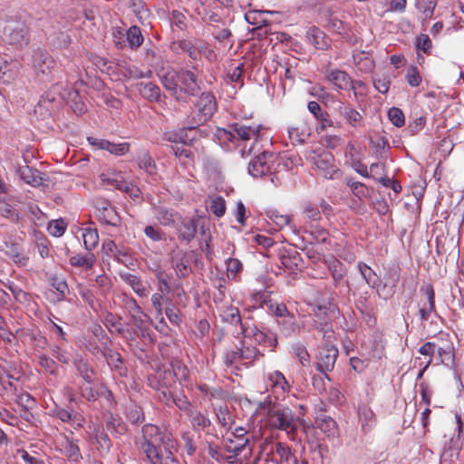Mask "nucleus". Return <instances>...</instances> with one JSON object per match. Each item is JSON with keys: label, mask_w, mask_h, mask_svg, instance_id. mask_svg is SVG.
Segmentation results:
<instances>
[{"label": "nucleus", "mask_w": 464, "mask_h": 464, "mask_svg": "<svg viewBox=\"0 0 464 464\" xmlns=\"http://www.w3.org/2000/svg\"><path fill=\"white\" fill-rule=\"evenodd\" d=\"M125 307L130 314V324L134 327H141V324H144L146 322L148 315L142 311L137 301L134 298L127 299Z\"/></svg>", "instance_id": "15"}, {"label": "nucleus", "mask_w": 464, "mask_h": 464, "mask_svg": "<svg viewBox=\"0 0 464 464\" xmlns=\"http://www.w3.org/2000/svg\"><path fill=\"white\" fill-rule=\"evenodd\" d=\"M252 303L254 308H262L267 311L272 307L271 295L267 291H258L252 295Z\"/></svg>", "instance_id": "43"}, {"label": "nucleus", "mask_w": 464, "mask_h": 464, "mask_svg": "<svg viewBox=\"0 0 464 464\" xmlns=\"http://www.w3.org/2000/svg\"><path fill=\"white\" fill-rule=\"evenodd\" d=\"M40 371L53 376H57L59 366L57 362L44 353L35 354Z\"/></svg>", "instance_id": "23"}, {"label": "nucleus", "mask_w": 464, "mask_h": 464, "mask_svg": "<svg viewBox=\"0 0 464 464\" xmlns=\"http://www.w3.org/2000/svg\"><path fill=\"white\" fill-rule=\"evenodd\" d=\"M280 259L282 265L285 268L294 270L298 268L299 262L301 261V256L296 250L293 248L283 249L280 252Z\"/></svg>", "instance_id": "32"}, {"label": "nucleus", "mask_w": 464, "mask_h": 464, "mask_svg": "<svg viewBox=\"0 0 464 464\" xmlns=\"http://www.w3.org/2000/svg\"><path fill=\"white\" fill-rule=\"evenodd\" d=\"M262 129L260 124L245 125L234 122L228 125V129L218 128L214 133L216 140L227 150L239 146V141H248L252 138L256 140Z\"/></svg>", "instance_id": "2"}, {"label": "nucleus", "mask_w": 464, "mask_h": 464, "mask_svg": "<svg viewBox=\"0 0 464 464\" xmlns=\"http://www.w3.org/2000/svg\"><path fill=\"white\" fill-rule=\"evenodd\" d=\"M155 218L160 225L164 227H172L179 219V215L173 209H168L163 207L155 208Z\"/></svg>", "instance_id": "29"}, {"label": "nucleus", "mask_w": 464, "mask_h": 464, "mask_svg": "<svg viewBox=\"0 0 464 464\" xmlns=\"http://www.w3.org/2000/svg\"><path fill=\"white\" fill-rule=\"evenodd\" d=\"M288 135L293 143L302 144L310 136V129L304 121H297L289 127Z\"/></svg>", "instance_id": "21"}, {"label": "nucleus", "mask_w": 464, "mask_h": 464, "mask_svg": "<svg viewBox=\"0 0 464 464\" xmlns=\"http://www.w3.org/2000/svg\"><path fill=\"white\" fill-rule=\"evenodd\" d=\"M240 351L241 360L253 362L264 356V353L256 347L243 346Z\"/></svg>", "instance_id": "58"}, {"label": "nucleus", "mask_w": 464, "mask_h": 464, "mask_svg": "<svg viewBox=\"0 0 464 464\" xmlns=\"http://www.w3.org/2000/svg\"><path fill=\"white\" fill-rule=\"evenodd\" d=\"M215 414L217 416V420L218 423L225 429L229 430L231 428L232 423V416L229 412V410L227 406H219L215 408Z\"/></svg>", "instance_id": "52"}, {"label": "nucleus", "mask_w": 464, "mask_h": 464, "mask_svg": "<svg viewBox=\"0 0 464 464\" xmlns=\"http://www.w3.org/2000/svg\"><path fill=\"white\" fill-rule=\"evenodd\" d=\"M388 117L392 123L396 127H402L405 123L404 113L397 107H392L388 111Z\"/></svg>", "instance_id": "64"}, {"label": "nucleus", "mask_w": 464, "mask_h": 464, "mask_svg": "<svg viewBox=\"0 0 464 464\" xmlns=\"http://www.w3.org/2000/svg\"><path fill=\"white\" fill-rule=\"evenodd\" d=\"M223 317L226 322L231 324H239L242 334H245L246 332L242 324L241 315L237 308L233 306L228 307L224 311Z\"/></svg>", "instance_id": "50"}, {"label": "nucleus", "mask_w": 464, "mask_h": 464, "mask_svg": "<svg viewBox=\"0 0 464 464\" xmlns=\"http://www.w3.org/2000/svg\"><path fill=\"white\" fill-rule=\"evenodd\" d=\"M121 278L139 296L144 297L148 295V285L142 282L137 276L132 274H125L121 276Z\"/></svg>", "instance_id": "33"}, {"label": "nucleus", "mask_w": 464, "mask_h": 464, "mask_svg": "<svg viewBox=\"0 0 464 464\" xmlns=\"http://www.w3.org/2000/svg\"><path fill=\"white\" fill-rule=\"evenodd\" d=\"M306 38L308 43L317 50H326L330 46L329 39L318 27L313 26L309 28L306 33Z\"/></svg>", "instance_id": "20"}, {"label": "nucleus", "mask_w": 464, "mask_h": 464, "mask_svg": "<svg viewBox=\"0 0 464 464\" xmlns=\"http://www.w3.org/2000/svg\"><path fill=\"white\" fill-rule=\"evenodd\" d=\"M17 173L24 182L34 187L40 186L43 183L41 172L38 169L31 168L27 165L19 167Z\"/></svg>", "instance_id": "24"}, {"label": "nucleus", "mask_w": 464, "mask_h": 464, "mask_svg": "<svg viewBox=\"0 0 464 464\" xmlns=\"http://www.w3.org/2000/svg\"><path fill=\"white\" fill-rule=\"evenodd\" d=\"M16 62H7L0 58V82L11 83L19 73V66Z\"/></svg>", "instance_id": "19"}, {"label": "nucleus", "mask_w": 464, "mask_h": 464, "mask_svg": "<svg viewBox=\"0 0 464 464\" xmlns=\"http://www.w3.org/2000/svg\"><path fill=\"white\" fill-rule=\"evenodd\" d=\"M50 353L54 360L63 364H69L71 362H72V355L70 353H68L65 349H63L59 344L50 345Z\"/></svg>", "instance_id": "51"}, {"label": "nucleus", "mask_w": 464, "mask_h": 464, "mask_svg": "<svg viewBox=\"0 0 464 464\" xmlns=\"http://www.w3.org/2000/svg\"><path fill=\"white\" fill-rule=\"evenodd\" d=\"M102 204L105 205V207L102 211L98 213L99 220L111 227L119 226L121 218L115 208L106 200H102Z\"/></svg>", "instance_id": "27"}, {"label": "nucleus", "mask_w": 464, "mask_h": 464, "mask_svg": "<svg viewBox=\"0 0 464 464\" xmlns=\"http://www.w3.org/2000/svg\"><path fill=\"white\" fill-rule=\"evenodd\" d=\"M460 448L461 441H459V439L452 438L441 454L442 459L450 462L457 459L459 458Z\"/></svg>", "instance_id": "39"}, {"label": "nucleus", "mask_w": 464, "mask_h": 464, "mask_svg": "<svg viewBox=\"0 0 464 464\" xmlns=\"http://www.w3.org/2000/svg\"><path fill=\"white\" fill-rule=\"evenodd\" d=\"M170 366L174 380L177 379L179 382L188 381L189 371L183 362L178 359H175L172 360Z\"/></svg>", "instance_id": "45"}, {"label": "nucleus", "mask_w": 464, "mask_h": 464, "mask_svg": "<svg viewBox=\"0 0 464 464\" xmlns=\"http://www.w3.org/2000/svg\"><path fill=\"white\" fill-rule=\"evenodd\" d=\"M88 141L91 145L101 150H105L117 156L124 155L130 150V144L128 142L115 144L107 140H99L93 137H89Z\"/></svg>", "instance_id": "13"}, {"label": "nucleus", "mask_w": 464, "mask_h": 464, "mask_svg": "<svg viewBox=\"0 0 464 464\" xmlns=\"http://www.w3.org/2000/svg\"><path fill=\"white\" fill-rule=\"evenodd\" d=\"M127 40L132 48H137L141 45L143 42V36L138 26H130L127 31Z\"/></svg>", "instance_id": "54"}, {"label": "nucleus", "mask_w": 464, "mask_h": 464, "mask_svg": "<svg viewBox=\"0 0 464 464\" xmlns=\"http://www.w3.org/2000/svg\"><path fill=\"white\" fill-rule=\"evenodd\" d=\"M139 167L146 171V173L150 176L153 179H156L157 176V167L152 160V158L149 155V153H143L138 159Z\"/></svg>", "instance_id": "46"}, {"label": "nucleus", "mask_w": 464, "mask_h": 464, "mask_svg": "<svg viewBox=\"0 0 464 464\" xmlns=\"http://www.w3.org/2000/svg\"><path fill=\"white\" fill-rule=\"evenodd\" d=\"M179 223L177 224L178 237L180 241L189 243L197 233L198 225L194 218H179Z\"/></svg>", "instance_id": "14"}, {"label": "nucleus", "mask_w": 464, "mask_h": 464, "mask_svg": "<svg viewBox=\"0 0 464 464\" xmlns=\"http://www.w3.org/2000/svg\"><path fill=\"white\" fill-rule=\"evenodd\" d=\"M258 409L266 411L267 422L270 427L285 430L287 434H292L296 430V423L292 411L288 407L271 404L270 401L259 402Z\"/></svg>", "instance_id": "4"}, {"label": "nucleus", "mask_w": 464, "mask_h": 464, "mask_svg": "<svg viewBox=\"0 0 464 464\" xmlns=\"http://www.w3.org/2000/svg\"><path fill=\"white\" fill-rule=\"evenodd\" d=\"M94 438L97 443V450L100 452V455L102 457L108 455L112 447V442L109 438L107 432L103 429L97 428L94 430Z\"/></svg>", "instance_id": "34"}, {"label": "nucleus", "mask_w": 464, "mask_h": 464, "mask_svg": "<svg viewBox=\"0 0 464 464\" xmlns=\"http://www.w3.org/2000/svg\"><path fill=\"white\" fill-rule=\"evenodd\" d=\"M250 334L252 337V341L259 345L271 347L273 349L277 344L276 334L270 331L264 332L257 328H254L251 330Z\"/></svg>", "instance_id": "22"}, {"label": "nucleus", "mask_w": 464, "mask_h": 464, "mask_svg": "<svg viewBox=\"0 0 464 464\" xmlns=\"http://www.w3.org/2000/svg\"><path fill=\"white\" fill-rule=\"evenodd\" d=\"M217 108L214 94L210 92H202L186 118L187 128L195 130L201 126L214 115Z\"/></svg>", "instance_id": "3"}, {"label": "nucleus", "mask_w": 464, "mask_h": 464, "mask_svg": "<svg viewBox=\"0 0 464 464\" xmlns=\"http://www.w3.org/2000/svg\"><path fill=\"white\" fill-rule=\"evenodd\" d=\"M346 183L355 197L362 198L368 196V188L363 183L359 181H353L352 179H347Z\"/></svg>", "instance_id": "62"}, {"label": "nucleus", "mask_w": 464, "mask_h": 464, "mask_svg": "<svg viewBox=\"0 0 464 464\" xmlns=\"http://www.w3.org/2000/svg\"><path fill=\"white\" fill-rule=\"evenodd\" d=\"M104 324L110 330L114 329L118 334H122L125 332V327L121 323V317L112 313H107L104 316Z\"/></svg>", "instance_id": "49"}, {"label": "nucleus", "mask_w": 464, "mask_h": 464, "mask_svg": "<svg viewBox=\"0 0 464 464\" xmlns=\"http://www.w3.org/2000/svg\"><path fill=\"white\" fill-rule=\"evenodd\" d=\"M209 210L218 218L224 216L226 212V201L221 196L215 197L209 205Z\"/></svg>", "instance_id": "60"}, {"label": "nucleus", "mask_w": 464, "mask_h": 464, "mask_svg": "<svg viewBox=\"0 0 464 464\" xmlns=\"http://www.w3.org/2000/svg\"><path fill=\"white\" fill-rule=\"evenodd\" d=\"M357 268L367 285L377 289V293L381 296V290L379 288L382 285L381 277L363 262H359Z\"/></svg>", "instance_id": "17"}, {"label": "nucleus", "mask_w": 464, "mask_h": 464, "mask_svg": "<svg viewBox=\"0 0 464 464\" xmlns=\"http://www.w3.org/2000/svg\"><path fill=\"white\" fill-rule=\"evenodd\" d=\"M63 446V453L70 461L79 463L82 459V455L81 453L77 440L65 436Z\"/></svg>", "instance_id": "25"}, {"label": "nucleus", "mask_w": 464, "mask_h": 464, "mask_svg": "<svg viewBox=\"0 0 464 464\" xmlns=\"http://www.w3.org/2000/svg\"><path fill=\"white\" fill-rule=\"evenodd\" d=\"M126 417L132 424H140L145 420L142 408L136 404H130L127 408Z\"/></svg>", "instance_id": "53"}, {"label": "nucleus", "mask_w": 464, "mask_h": 464, "mask_svg": "<svg viewBox=\"0 0 464 464\" xmlns=\"http://www.w3.org/2000/svg\"><path fill=\"white\" fill-rule=\"evenodd\" d=\"M73 367L84 382L89 385H93L97 380V372L92 364L81 355L76 356L72 360Z\"/></svg>", "instance_id": "11"}, {"label": "nucleus", "mask_w": 464, "mask_h": 464, "mask_svg": "<svg viewBox=\"0 0 464 464\" xmlns=\"http://www.w3.org/2000/svg\"><path fill=\"white\" fill-rule=\"evenodd\" d=\"M60 89L61 86L58 84L53 85L49 91L42 95L39 101V106L48 109V104L53 102H59L63 99L60 93Z\"/></svg>", "instance_id": "44"}, {"label": "nucleus", "mask_w": 464, "mask_h": 464, "mask_svg": "<svg viewBox=\"0 0 464 464\" xmlns=\"http://www.w3.org/2000/svg\"><path fill=\"white\" fill-rule=\"evenodd\" d=\"M437 0H419L417 3L418 9L422 13L425 19L432 17Z\"/></svg>", "instance_id": "57"}, {"label": "nucleus", "mask_w": 464, "mask_h": 464, "mask_svg": "<svg viewBox=\"0 0 464 464\" xmlns=\"http://www.w3.org/2000/svg\"><path fill=\"white\" fill-rule=\"evenodd\" d=\"M155 276L159 282L158 290L162 294H168L170 292V285L169 284V275L162 269L155 271Z\"/></svg>", "instance_id": "61"}, {"label": "nucleus", "mask_w": 464, "mask_h": 464, "mask_svg": "<svg viewBox=\"0 0 464 464\" xmlns=\"http://www.w3.org/2000/svg\"><path fill=\"white\" fill-rule=\"evenodd\" d=\"M273 158V153L263 151L249 162L248 173L254 178L263 177L270 172L268 159Z\"/></svg>", "instance_id": "12"}, {"label": "nucleus", "mask_w": 464, "mask_h": 464, "mask_svg": "<svg viewBox=\"0 0 464 464\" xmlns=\"http://www.w3.org/2000/svg\"><path fill=\"white\" fill-rule=\"evenodd\" d=\"M171 50L176 53H186L192 60H198V51L197 50V46H194L192 40L183 39L173 42L171 44Z\"/></svg>", "instance_id": "31"}, {"label": "nucleus", "mask_w": 464, "mask_h": 464, "mask_svg": "<svg viewBox=\"0 0 464 464\" xmlns=\"http://www.w3.org/2000/svg\"><path fill=\"white\" fill-rule=\"evenodd\" d=\"M292 351L302 365L305 366L310 362V356L306 348L301 343H295L292 346Z\"/></svg>", "instance_id": "63"}, {"label": "nucleus", "mask_w": 464, "mask_h": 464, "mask_svg": "<svg viewBox=\"0 0 464 464\" xmlns=\"http://www.w3.org/2000/svg\"><path fill=\"white\" fill-rule=\"evenodd\" d=\"M338 354V349L334 345L326 344L320 350L317 356L316 369L328 381L330 378L327 372L334 369Z\"/></svg>", "instance_id": "10"}, {"label": "nucleus", "mask_w": 464, "mask_h": 464, "mask_svg": "<svg viewBox=\"0 0 464 464\" xmlns=\"http://www.w3.org/2000/svg\"><path fill=\"white\" fill-rule=\"evenodd\" d=\"M172 264L175 268L178 277L185 278L191 273L188 259L185 253H182L179 258H173Z\"/></svg>", "instance_id": "42"}, {"label": "nucleus", "mask_w": 464, "mask_h": 464, "mask_svg": "<svg viewBox=\"0 0 464 464\" xmlns=\"http://www.w3.org/2000/svg\"><path fill=\"white\" fill-rule=\"evenodd\" d=\"M188 415L191 417L190 421L194 430H205L212 426L211 420L207 413H203L201 411H191Z\"/></svg>", "instance_id": "40"}, {"label": "nucleus", "mask_w": 464, "mask_h": 464, "mask_svg": "<svg viewBox=\"0 0 464 464\" xmlns=\"http://www.w3.org/2000/svg\"><path fill=\"white\" fill-rule=\"evenodd\" d=\"M5 254L20 266H26L28 262V257L23 254L22 246L17 243L6 244Z\"/></svg>", "instance_id": "37"}, {"label": "nucleus", "mask_w": 464, "mask_h": 464, "mask_svg": "<svg viewBox=\"0 0 464 464\" xmlns=\"http://www.w3.org/2000/svg\"><path fill=\"white\" fill-rule=\"evenodd\" d=\"M31 64L38 79L46 81L52 75L55 61L47 51L38 48L32 54Z\"/></svg>", "instance_id": "8"}, {"label": "nucleus", "mask_w": 464, "mask_h": 464, "mask_svg": "<svg viewBox=\"0 0 464 464\" xmlns=\"http://www.w3.org/2000/svg\"><path fill=\"white\" fill-rule=\"evenodd\" d=\"M309 233L317 243L327 244L329 242V232L317 225L311 226Z\"/></svg>", "instance_id": "56"}, {"label": "nucleus", "mask_w": 464, "mask_h": 464, "mask_svg": "<svg viewBox=\"0 0 464 464\" xmlns=\"http://www.w3.org/2000/svg\"><path fill=\"white\" fill-rule=\"evenodd\" d=\"M248 443V440L244 441L238 440L237 443L232 439H227L225 441V450L229 453H234L236 456L239 455Z\"/></svg>", "instance_id": "59"}, {"label": "nucleus", "mask_w": 464, "mask_h": 464, "mask_svg": "<svg viewBox=\"0 0 464 464\" xmlns=\"http://www.w3.org/2000/svg\"><path fill=\"white\" fill-rule=\"evenodd\" d=\"M142 436L136 441L138 449L146 459L161 450V444L171 447V434L162 431L154 424H145L141 429Z\"/></svg>", "instance_id": "5"}, {"label": "nucleus", "mask_w": 464, "mask_h": 464, "mask_svg": "<svg viewBox=\"0 0 464 464\" xmlns=\"http://www.w3.org/2000/svg\"><path fill=\"white\" fill-rule=\"evenodd\" d=\"M105 427L108 431L115 436H121L127 432V424L118 415L110 413L106 417Z\"/></svg>", "instance_id": "28"}, {"label": "nucleus", "mask_w": 464, "mask_h": 464, "mask_svg": "<svg viewBox=\"0 0 464 464\" xmlns=\"http://www.w3.org/2000/svg\"><path fill=\"white\" fill-rule=\"evenodd\" d=\"M95 260L96 258L94 254L89 252L86 255H75L71 256L70 264L72 266L83 267L88 270L93 266Z\"/></svg>", "instance_id": "41"}, {"label": "nucleus", "mask_w": 464, "mask_h": 464, "mask_svg": "<svg viewBox=\"0 0 464 464\" xmlns=\"http://www.w3.org/2000/svg\"><path fill=\"white\" fill-rule=\"evenodd\" d=\"M307 108L309 111L319 121V124L316 127L317 132L324 131L327 127L333 125V121L327 112L323 111L320 104L316 102H309Z\"/></svg>", "instance_id": "16"}, {"label": "nucleus", "mask_w": 464, "mask_h": 464, "mask_svg": "<svg viewBox=\"0 0 464 464\" xmlns=\"http://www.w3.org/2000/svg\"><path fill=\"white\" fill-rule=\"evenodd\" d=\"M102 354L111 369L117 370L121 375L125 373L126 368L123 365L122 358L119 353L106 348L103 350Z\"/></svg>", "instance_id": "35"}, {"label": "nucleus", "mask_w": 464, "mask_h": 464, "mask_svg": "<svg viewBox=\"0 0 464 464\" xmlns=\"http://www.w3.org/2000/svg\"><path fill=\"white\" fill-rule=\"evenodd\" d=\"M4 40L12 45L18 47L29 44V28L24 22H9L4 28Z\"/></svg>", "instance_id": "9"}, {"label": "nucleus", "mask_w": 464, "mask_h": 464, "mask_svg": "<svg viewBox=\"0 0 464 464\" xmlns=\"http://www.w3.org/2000/svg\"><path fill=\"white\" fill-rule=\"evenodd\" d=\"M326 79L334 84L337 90H346L352 83L351 77L343 71L334 69L326 71Z\"/></svg>", "instance_id": "18"}, {"label": "nucleus", "mask_w": 464, "mask_h": 464, "mask_svg": "<svg viewBox=\"0 0 464 464\" xmlns=\"http://www.w3.org/2000/svg\"><path fill=\"white\" fill-rule=\"evenodd\" d=\"M329 270L331 272L334 285H339L346 274L344 266L340 261L334 259L330 262Z\"/></svg>", "instance_id": "48"}, {"label": "nucleus", "mask_w": 464, "mask_h": 464, "mask_svg": "<svg viewBox=\"0 0 464 464\" xmlns=\"http://www.w3.org/2000/svg\"><path fill=\"white\" fill-rule=\"evenodd\" d=\"M138 90L142 97L150 102H158L160 97V89L152 82H140L138 84Z\"/></svg>", "instance_id": "36"}, {"label": "nucleus", "mask_w": 464, "mask_h": 464, "mask_svg": "<svg viewBox=\"0 0 464 464\" xmlns=\"http://www.w3.org/2000/svg\"><path fill=\"white\" fill-rule=\"evenodd\" d=\"M83 244L87 250L96 247L99 242V235L96 228L86 227L82 230Z\"/></svg>", "instance_id": "47"}, {"label": "nucleus", "mask_w": 464, "mask_h": 464, "mask_svg": "<svg viewBox=\"0 0 464 464\" xmlns=\"http://www.w3.org/2000/svg\"><path fill=\"white\" fill-rule=\"evenodd\" d=\"M315 425L328 438H334L338 434V427L334 419L329 416L318 417Z\"/></svg>", "instance_id": "30"}, {"label": "nucleus", "mask_w": 464, "mask_h": 464, "mask_svg": "<svg viewBox=\"0 0 464 464\" xmlns=\"http://www.w3.org/2000/svg\"><path fill=\"white\" fill-rule=\"evenodd\" d=\"M269 454V457L276 456L277 459L279 460V464H282L284 461H290L293 459L292 453L290 450V448L281 442H276L274 446L271 448V451Z\"/></svg>", "instance_id": "38"}, {"label": "nucleus", "mask_w": 464, "mask_h": 464, "mask_svg": "<svg viewBox=\"0 0 464 464\" xmlns=\"http://www.w3.org/2000/svg\"><path fill=\"white\" fill-rule=\"evenodd\" d=\"M339 114L354 128L362 126L363 117L355 109L349 105H341L338 109Z\"/></svg>", "instance_id": "26"}, {"label": "nucleus", "mask_w": 464, "mask_h": 464, "mask_svg": "<svg viewBox=\"0 0 464 464\" xmlns=\"http://www.w3.org/2000/svg\"><path fill=\"white\" fill-rule=\"evenodd\" d=\"M147 460L150 464H179V460L176 459L175 456L164 457L161 450L150 455L149 458H147Z\"/></svg>", "instance_id": "55"}, {"label": "nucleus", "mask_w": 464, "mask_h": 464, "mask_svg": "<svg viewBox=\"0 0 464 464\" xmlns=\"http://www.w3.org/2000/svg\"><path fill=\"white\" fill-rule=\"evenodd\" d=\"M314 313L317 320L314 321V328L323 334V338L330 343L334 337L332 326L327 323L328 320L335 318L338 314V307L334 303L327 305H317L314 309Z\"/></svg>", "instance_id": "6"}, {"label": "nucleus", "mask_w": 464, "mask_h": 464, "mask_svg": "<svg viewBox=\"0 0 464 464\" xmlns=\"http://www.w3.org/2000/svg\"><path fill=\"white\" fill-rule=\"evenodd\" d=\"M161 83L175 100L183 102H188L201 90L198 75L188 69L167 72Z\"/></svg>", "instance_id": "1"}, {"label": "nucleus", "mask_w": 464, "mask_h": 464, "mask_svg": "<svg viewBox=\"0 0 464 464\" xmlns=\"http://www.w3.org/2000/svg\"><path fill=\"white\" fill-rule=\"evenodd\" d=\"M309 160L315 167L318 174L325 179H334L340 172L334 155L327 150L313 151Z\"/></svg>", "instance_id": "7"}]
</instances>
